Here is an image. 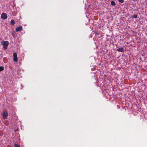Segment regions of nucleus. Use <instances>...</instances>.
Wrapping results in <instances>:
<instances>
[{
	"instance_id": "nucleus-1",
	"label": "nucleus",
	"mask_w": 147,
	"mask_h": 147,
	"mask_svg": "<svg viewBox=\"0 0 147 147\" xmlns=\"http://www.w3.org/2000/svg\"><path fill=\"white\" fill-rule=\"evenodd\" d=\"M3 43L2 44L3 47L4 49H6L7 46L9 45V42L8 41H3Z\"/></svg>"
},
{
	"instance_id": "nucleus-2",
	"label": "nucleus",
	"mask_w": 147,
	"mask_h": 147,
	"mask_svg": "<svg viewBox=\"0 0 147 147\" xmlns=\"http://www.w3.org/2000/svg\"><path fill=\"white\" fill-rule=\"evenodd\" d=\"M2 115L4 119H6L7 117L8 114L6 110H4L3 111Z\"/></svg>"
},
{
	"instance_id": "nucleus-3",
	"label": "nucleus",
	"mask_w": 147,
	"mask_h": 147,
	"mask_svg": "<svg viewBox=\"0 0 147 147\" xmlns=\"http://www.w3.org/2000/svg\"><path fill=\"white\" fill-rule=\"evenodd\" d=\"M13 61L15 62H18V58L17 57V53H13Z\"/></svg>"
},
{
	"instance_id": "nucleus-4",
	"label": "nucleus",
	"mask_w": 147,
	"mask_h": 147,
	"mask_svg": "<svg viewBox=\"0 0 147 147\" xmlns=\"http://www.w3.org/2000/svg\"><path fill=\"white\" fill-rule=\"evenodd\" d=\"M1 18L3 20H5L7 18V14L5 13H3L1 15Z\"/></svg>"
},
{
	"instance_id": "nucleus-5",
	"label": "nucleus",
	"mask_w": 147,
	"mask_h": 147,
	"mask_svg": "<svg viewBox=\"0 0 147 147\" xmlns=\"http://www.w3.org/2000/svg\"><path fill=\"white\" fill-rule=\"evenodd\" d=\"M22 27L21 26H19L16 28V30L17 32L18 31H20L22 30Z\"/></svg>"
},
{
	"instance_id": "nucleus-6",
	"label": "nucleus",
	"mask_w": 147,
	"mask_h": 147,
	"mask_svg": "<svg viewBox=\"0 0 147 147\" xmlns=\"http://www.w3.org/2000/svg\"><path fill=\"white\" fill-rule=\"evenodd\" d=\"M117 51L119 52H123L124 51V49L123 48L121 47L117 49Z\"/></svg>"
},
{
	"instance_id": "nucleus-7",
	"label": "nucleus",
	"mask_w": 147,
	"mask_h": 147,
	"mask_svg": "<svg viewBox=\"0 0 147 147\" xmlns=\"http://www.w3.org/2000/svg\"><path fill=\"white\" fill-rule=\"evenodd\" d=\"M15 23L14 21V20H12L10 22V24L13 26L15 24Z\"/></svg>"
},
{
	"instance_id": "nucleus-8",
	"label": "nucleus",
	"mask_w": 147,
	"mask_h": 147,
	"mask_svg": "<svg viewBox=\"0 0 147 147\" xmlns=\"http://www.w3.org/2000/svg\"><path fill=\"white\" fill-rule=\"evenodd\" d=\"M111 4L113 6H115V3L113 1H112L111 2Z\"/></svg>"
},
{
	"instance_id": "nucleus-9",
	"label": "nucleus",
	"mask_w": 147,
	"mask_h": 147,
	"mask_svg": "<svg viewBox=\"0 0 147 147\" xmlns=\"http://www.w3.org/2000/svg\"><path fill=\"white\" fill-rule=\"evenodd\" d=\"M4 67H3L1 66H0V71H2L4 70Z\"/></svg>"
},
{
	"instance_id": "nucleus-10",
	"label": "nucleus",
	"mask_w": 147,
	"mask_h": 147,
	"mask_svg": "<svg viewBox=\"0 0 147 147\" xmlns=\"http://www.w3.org/2000/svg\"><path fill=\"white\" fill-rule=\"evenodd\" d=\"M132 18H137V15L136 14H134L132 16Z\"/></svg>"
},
{
	"instance_id": "nucleus-11",
	"label": "nucleus",
	"mask_w": 147,
	"mask_h": 147,
	"mask_svg": "<svg viewBox=\"0 0 147 147\" xmlns=\"http://www.w3.org/2000/svg\"><path fill=\"white\" fill-rule=\"evenodd\" d=\"M14 147H20V145L14 144Z\"/></svg>"
},
{
	"instance_id": "nucleus-12",
	"label": "nucleus",
	"mask_w": 147,
	"mask_h": 147,
	"mask_svg": "<svg viewBox=\"0 0 147 147\" xmlns=\"http://www.w3.org/2000/svg\"><path fill=\"white\" fill-rule=\"evenodd\" d=\"M118 1L119 2L123 3L124 2V0H118Z\"/></svg>"
},
{
	"instance_id": "nucleus-13",
	"label": "nucleus",
	"mask_w": 147,
	"mask_h": 147,
	"mask_svg": "<svg viewBox=\"0 0 147 147\" xmlns=\"http://www.w3.org/2000/svg\"><path fill=\"white\" fill-rule=\"evenodd\" d=\"M15 34V32L14 31H13L12 34V35L13 36H14Z\"/></svg>"
},
{
	"instance_id": "nucleus-14",
	"label": "nucleus",
	"mask_w": 147,
	"mask_h": 147,
	"mask_svg": "<svg viewBox=\"0 0 147 147\" xmlns=\"http://www.w3.org/2000/svg\"><path fill=\"white\" fill-rule=\"evenodd\" d=\"M94 34L96 36V35H99V33L97 32H94Z\"/></svg>"
},
{
	"instance_id": "nucleus-15",
	"label": "nucleus",
	"mask_w": 147,
	"mask_h": 147,
	"mask_svg": "<svg viewBox=\"0 0 147 147\" xmlns=\"http://www.w3.org/2000/svg\"><path fill=\"white\" fill-rule=\"evenodd\" d=\"M18 129H16V131H18Z\"/></svg>"
}]
</instances>
